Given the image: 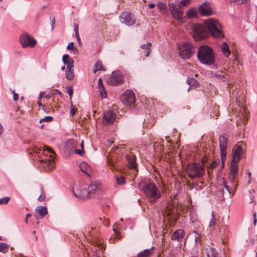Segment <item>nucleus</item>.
Returning a JSON list of instances; mask_svg holds the SVG:
<instances>
[{
	"instance_id": "obj_1",
	"label": "nucleus",
	"mask_w": 257,
	"mask_h": 257,
	"mask_svg": "<svg viewBox=\"0 0 257 257\" xmlns=\"http://www.w3.org/2000/svg\"><path fill=\"white\" fill-rule=\"evenodd\" d=\"M100 184L97 181L92 182L89 185H83L73 191L74 195L81 200L92 197L99 189Z\"/></svg>"
},
{
	"instance_id": "obj_2",
	"label": "nucleus",
	"mask_w": 257,
	"mask_h": 257,
	"mask_svg": "<svg viewBox=\"0 0 257 257\" xmlns=\"http://www.w3.org/2000/svg\"><path fill=\"white\" fill-rule=\"evenodd\" d=\"M204 25L212 37L217 39L224 38L222 26L218 20L209 18L204 22Z\"/></svg>"
},
{
	"instance_id": "obj_3",
	"label": "nucleus",
	"mask_w": 257,
	"mask_h": 257,
	"mask_svg": "<svg viewBox=\"0 0 257 257\" xmlns=\"http://www.w3.org/2000/svg\"><path fill=\"white\" fill-rule=\"evenodd\" d=\"M142 190L149 202L154 203L161 197L159 188L154 183H147L143 186Z\"/></svg>"
},
{
	"instance_id": "obj_4",
	"label": "nucleus",
	"mask_w": 257,
	"mask_h": 257,
	"mask_svg": "<svg viewBox=\"0 0 257 257\" xmlns=\"http://www.w3.org/2000/svg\"><path fill=\"white\" fill-rule=\"evenodd\" d=\"M197 57L203 64L211 65L215 62V54L213 49L206 45L200 47L197 51Z\"/></svg>"
},
{
	"instance_id": "obj_5",
	"label": "nucleus",
	"mask_w": 257,
	"mask_h": 257,
	"mask_svg": "<svg viewBox=\"0 0 257 257\" xmlns=\"http://www.w3.org/2000/svg\"><path fill=\"white\" fill-rule=\"evenodd\" d=\"M186 173L190 179L201 177L204 173V168L199 163H189L186 168Z\"/></svg>"
},
{
	"instance_id": "obj_6",
	"label": "nucleus",
	"mask_w": 257,
	"mask_h": 257,
	"mask_svg": "<svg viewBox=\"0 0 257 257\" xmlns=\"http://www.w3.org/2000/svg\"><path fill=\"white\" fill-rule=\"evenodd\" d=\"M205 25L197 24L193 27V38L195 40H199L204 39L207 35Z\"/></svg>"
},
{
	"instance_id": "obj_7",
	"label": "nucleus",
	"mask_w": 257,
	"mask_h": 257,
	"mask_svg": "<svg viewBox=\"0 0 257 257\" xmlns=\"http://www.w3.org/2000/svg\"><path fill=\"white\" fill-rule=\"evenodd\" d=\"M227 138L224 135L220 136L219 139V147L220 150V156L222 161L221 168L224 166V162L226 160L227 154Z\"/></svg>"
},
{
	"instance_id": "obj_8",
	"label": "nucleus",
	"mask_w": 257,
	"mask_h": 257,
	"mask_svg": "<svg viewBox=\"0 0 257 257\" xmlns=\"http://www.w3.org/2000/svg\"><path fill=\"white\" fill-rule=\"evenodd\" d=\"M195 52V48L191 43H187L179 51V55L184 59H189Z\"/></svg>"
},
{
	"instance_id": "obj_9",
	"label": "nucleus",
	"mask_w": 257,
	"mask_h": 257,
	"mask_svg": "<svg viewBox=\"0 0 257 257\" xmlns=\"http://www.w3.org/2000/svg\"><path fill=\"white\" fill-rule=\"evenodd\" d=\"M20 41L23 48H33L37 43L35 39L27 33L23 34L20 36Z\"/></svg>"
},
{
	"instance_id": "obj_10",
	"label": "nucleus",
	"mask_w": 257,
	"mask_h": 257,
	"mask_svg": "<svg viewBox=\"0 0 257 257\" xmlns=\"http://www.w3.org/2000/svg\"><path fill=\"white\" fill-rule=\"evenodd\" d=\"M181 5L177 4L175 3L169 4L170 12L173 17L177 20H181L182 18L183 12L181 9Z\"/></svg>"
},
{
	"instance_id": "obj_11",
	"label": "nucleus",
	"mask_w": 257,
	"mask_h": 257,
	"mask_svg": "<svg viewBox=\"0 0 257 257\" xmlns=\"http://www.w3.org/2000/svg\"><path fill=\"white\" fill-rule=\"evenodd\" d=\"M120 22L127 25L133 26L136 23V18L134 15L128 12H125L119 16Z\"/></svg>"
},
{
	"instance_id": "obj_12",
	"label": "nucleus",
	"mask_w": 257,
	"mask_h": 257,
	"mask_svg": "<svg viewBox=\"0 0 257 257\" xmlns=\"http://www.w3.org/2000/svg\"><path fill=\"white\" fill-rule=\"evenodd\" d=\"M122 102L126 105H131L135 102V94L132 90H126L120 97Z\"/></svg>"
},
{
	"instance_id": "obj_13",
	"label": "nucleus",
	"mask_w": 257,
	"mask_h": 257,
	"mask_svg": "<svg viewBox=\"0 0 257 257\" xmlns=\"http://www.w3.org/2000/svg\"><path fill=\"white\" fill-rule=\"evenodd\" d=\"M123 76L118 71H114L112 73L109 79V83L110 85L116 86L122 83Z\"/></svg>"
},
{
	"instance_id": "obj_14",
	"label": "nucleus",
	"mask_w": 257,
	"mask_h": 257,
	"mask_svg": "<svg viewBox=\"0 0 257 257\" xmlns=\"http://www.w3.org/2000/svg\"><path fill=\"white\" fill-rule=\"evenodd\" d=\"M115 113L111 110L104 112L103 117V124L105 125L112 124L115 119Z\"/></svg>"
},
{
	"instance_id": "obj_15",
	"label": "nucleus",
	"mask_w": 257,
	"mask_h": 257,
	"mask_svg": "<svg viewBox=\"0 0 257 257\" xmlns=\"http://www.w3.org/2000/svg\"><path fill=\"white\" fill-rule=\"evenodd\" d=\"M199 12L202 16H210L213 13L210 4L208 2H204L199 7Z\"/></svg>"
},
{
	"instance_id": "obj_16",
	"label": "nucleus",
	"mask_w": 257,
	"mask_h": 257,
	"mask_svg": "<svg viewBox=\"0 0 257 257\" xmlns=\"http://www.w3.org/2000/svg\"><path fill=\"white\" fill-rule=\"evenodd\" d=\"M232 162L237 164L242 156L243 149L240 145H237L236 148L233 149Z\"/></svg>"
},
{
	"instance_id": "obj_17",
	"label": "nucleus",
	"mask_w": 257,
	"mask_h": 257,
	"mask_svg": "<svg viewBox=\"0 0 257 257\" xmlns=\"http://www.w3.org/2000/svg\"><path fill=\"white\" fill-rule=\"evenodd\" d=\"M185 235V232L183 229L175 230L172 234L171 238L173 240H176L181 242L183 241Z\"/></svg>"
},
{
	"instance_id": "obj_18",
	"label": "nucleus",
	"mask_w": 257,
	"mask_h": 257,
	"mask_svg": "<svg viewBox=\"0 0 257 257\" xmlns=\"http://www.w3.org/2000/svg\"><path fill=\"white\" fill-rule=\"evenodd\" d=\"M125 157L128 162L129 168L134 170H137V165L136 156L132 153H130L126 155Z\"/></svg>"
},
{
	"instance_id": "obj_19",
	"label": "nucleus",
	"mask_w": 257,
	"mask_h": 257,
	"mask_svg": "<svg viewBox=\"0 0 257 257\" xmlns=\"http://www.w3.org/2000/svg\"><path fill=\"white\" fill-rule=\"evenodd\" d=\"M63 62L67 65V69H74V60L71 58L69 55L65 54L62 57Z\"/></svg>"
},
{
	"instance_id": "obj_20",
	"label": "nucleus",
	"mask_w": 257,
	"mask_h": 257,
	"mask_svg": "<svg viewBox=\"0 0 257 257\" xmlns=\"http://www.w3.org/2000/svg\"><path fill=\"white\" fill-rule=\"evenodd\" d=\"M186 83L189 85V88L188 89V91L190 89H194L199 86V82L193 78H188L186 81Z\"/></svg>"
},
{
	"instance_id": "obj_21",
	"label": "nucleus",
	"mask_w": 257,
	"mask_h": 257,
	"mask_svg": "<svg viewBox=\"0 0 257 257\" xmlns=\"http://www.w3.org/2000/svg\"><path fill=\"white\" fill-rule=\"evenodd\" d=\"M154 247L153 246L150 249H146L143 251L140 252L137 254V257H150L153 253Z\"/></svg>"
},
{
	"instance_id": "obj_22",
	"label": "nucleus",
	"mask_w": 257,
	"mask_h": 257,
	"mask_svg": "<svg viewBox=\"0 0 257 257\" xmlns=\"http://www.w3.org/2000/svg\"><path fill=\"white\" fill-rule=\"evenodd\" d=\"M238 171V166L237 164H235L231 162V165L230 169V174L232 180L235 179Z\"/></svg>"
},
{
	"instance_id": "obj_23",
	"label": "nucleus",
	"mask_w": 257,
	"mask_h": 257,
	"mask_svg": "<svg viewBox=\"0 0 257 257\" xmlns=\"http://www.w3.org/2000/svg\"><path fill=\"white\" fill-rule=\"evenodd\" d=\"M221 49L223 55L226 57H228L231 52L228 44L226 42H223L221 45Z\"/></svg>"
},
{
	"instance_id": "obj_24",
	"label": "nucleus",
	"mask_w": 257,
	"mask_h": 257,
	"mask_svg": "<svg viewBox=\"0 0 257 257\" xmlns=\"http://www.w3.org/2000/svg\"><path fill=\"white\" fill-rule=\"evenodd\" d=\"M152 44L148 42L147 44H143L141 46V48L144 50V53L146 57L149 56L151 52V47Z\"/></svg>"
},
{
	"instance_id": "obj_25",
	"label": "nucleus",
	"mask_w": 257,
	"mask_h": 257,
	"mask_svg": "<svg viewBox=\"0 0 257 257\" xmlns=\"http://www.w3.org/2000/svg\"><path fill=\"white\" fill-rule=\"evenodd\" d=\"M207 255L208 257H220L217 250L214 247H209L207 249Z\"/></svg>"
},
{
	"instance_id": "obj_26",
	"label": "nucleus",
	"mask_w": 257,
	"mask_h": 257,
	"mask_svg": "<svg viewBox=\"0 0 257 257\" xmlns=\"http://www.w3.org/2000/svg\"><path fill=\"white\" fill-rule=\"evenodd\" d=\"M36 211L39 213L42 218L48 213L47 208L46 206H38L36 209Z\"/></svg>"
},
{
	"instance_id": "obj_27",
	"label": "nucleus",
	"mask_w": 257,
	"mask_h": 257,
	"mask_svg": "<svg viewBox=\"0 0 257 257\" xmlns=\"http://www.w3.org/2000/svg\"><path fill=\"white\" fill-rule=\"evenodd\" d=\"M93 70V72L96 73L97 71H105L106 68L103 66L102 63L101 61H98L95 64Z\"/></svg>"
},
{
	"instance_id": "obj_28",
	"label": "nucleus",
	"mask_w": 257,
	"mask_h": 257,
	"mask_svg": "<svg viewBox=\"0 0 257 257\" xmlns=\"http://www.w3.org/2000/svg\"><path fill=\"white\" fill-rule=\"evenodd\" d=\"M186 15L187 18L189 19L196 18L197 16V11L193 8H191L187 12Z\"/></svg>"
},
{
	"instance_id": "obj_29",
	"label": "nucleus",
	"mask_w": 257,
	"mask_h": 257,
	"mask_svg": "<svg viewBox=\"0 0 257 257\" xmlns=\"http://www.w3.org/2000/svg\"><path fill=\"white\" fill-rule=\"evenodd\" d=\"M210 76L211 77H215L216 78L221 80L223 81H225L227 78V76H224L222 74H219L217 73H214L213 72H211L209 73Z\"/></svg>"
},
{
	"instance_id": "obj_30",
	"label": "nucleus",
	"mask_w": 257,
	"mask_h": 257,
	"mask_svg": "<svg viewBox=\"0 0 257 257\" xmlns=\"http://www.w3.org/2000/svg\"><path fill=\"white\" fill-rule=\"evenodd\" d=\"M66 78L69 80H71L74 77V69H68L66 70L65 72Z\"/></svg>"
},
{
	"instance_id": "obj_31",
	"label": "nucleus",
	"mask_w": 257,
	"mask_h": 257,
	"mask_svg": "<svg viewBox=\"0 0 257 257\" xmlns=\"http://www.w3.org/2000/svg\"><path fill=\"white\" fill-rule=\"evenodd\" d=\"M216 223H217V220L215 218L213 212H212V218L211 219V220H210V221L209 222V225H208L209 227L211 229H214V227H215Z\"/></svg>"
},
{
	"instance_id": "obj_32",
	"label": "nucleus",
	"mask_w": 257,
	"mask_h": 257,
	"mask_svg": "<svg viewBox=\"0 0 257 257\" xmlns=\"http://www.w3.org/2000/svg\"><path fill=\"white\" fill-rule=\"evenodd\" d=\"M98 90L102 98H106L107 96V93L104 88V86H101L100 87H98Z\"/></svg>"
},
{
	"instance_id": "obj_33",
	"label": "nucleus",
	"mask_w": 257,
	"mask_h": 257,
	"mask_svg": "<svg viewBox=\"0 0 257 257\" xmlns=\"http://www.w3.org/2000/svg\"><path fill=\"white\" fill-rule=\"evenodd\" d=\"M40 190H41V195L38 197V200L39 201L42 202V201H44L46 198L44 189L42 186H41V187L40 188Z\"/></svg>"
},
{
	"instance_id": "obj_34",
	"label": "nucleus",
	"mask_w": 257,
	"mask_h": 257,
	"mask_svg": "<svg viewBox=\"0 0 257 257\" xmlns=\"http://www.w3.org/2000/svg\"><path fill=\"white\" fill-rule=\"evenodd\" d=\"M8 245L7 244L3 242H0V251L5 253L8 250Z\"/></svg>"
},
{
	"instance_id": "obj_35",
	"label": "nucleus",
	"mask_w": 257,
	"mask_h": 257,
	"mask_svg": "<svg viewBox=\"0 0 257 257\" xmlns=\"http://www.w3.org/2000/svg\"><path fill=\"white\" fill-rule=\"evenodd\" d=\"M116 181L118 185H121L125 184V178L123 176L116 177Z\"/></svg>"
},
{
	"instance_id": "obj_36",
	"label": "nucleus",
	"mask_w": 257,
	"mask_h": 257,
	"mask_svg": "<svg viewBox=\"0 0 257 257\" xmlns=\"http://www.w3.org/2000/svg\"><path fill=\"white\" fill-rule=\"evenodd\" d=\"M43 149L44 151H47L50 154V157L51 158H53L54 156L55 155V153L54 151L50 147H48L47 146H44Z\"/></svg>"
},
{
	"instance_id": "obj_37",
	"label": "nucleus",
	"mask_w": 257,
	"mask_h": 257,
	"mask_svg": "<svg viewBox=\"0 0 257 257\" xmlns=\"http://www.w3.org/2000/svg\"><path fill=\"white\" fill-rule=\"evenodd\" d=\"M193 233L195 234L194 237H195V241L196 243L197 244H200L201 242V235L198 233L196 231H193Z\"/></svg>"
},
{
	"instance_id": "obj_38",
	"label": "nucleus",
	"mask_w": 257,
	"mask_h": 257,
	"mask_svg": "<svg viewBox=\"0 0 257 257\" xmlns=\"http://www.w3.org/2000/svg\"><path fill=\"white\" fill-rule=\"evenodd\" d=\"M157 7L160 11H165L167 9L166 5L162 2H160L157 4Z\"/></svg>"
},
{
	"instance_id": "obj_39",
	"label": "nucleus",
	"mask_w": 257,
	"mask_h": 257,
	"mask_svg": "<svg viewBox=\"0 0 257 257\" xmlns=\"http://www.w3.org/2000/svg\"><path fill=\"white\" fill-rule=\"evenodd\" d=\"M219 163H220V161L219 159L214 160L212 161V162L210 166V169H213L216 168L218 166Z\"/></svg>"
},
{
	"instance_id": "obj_40",
	"label": "nucleus",
	"mask_w": 257,
	"mask_h": 257,
	"mask_svg": "<svg viewBox=\"0 0 257 257\" xmlns=\"http://www.w3.org/2000/svg\"><path fill=\"white\" fill-rule=\"evenodd\" d=\"M10 197H5L0 199V204H7L10 200Z\"/></svg>"
},
{
	"instance_id": "obj_41",
	"label": "nucleus",
	"mask_w": 257,
	"mask_h": 257,
	"mask_svg": "<svg viewBox=\"0 0 257 257\" xmlns=\"http://www.w3.org/2000/svg\"><path fill=\"white\" fill-rule=\"evenodd\" d=\"M118 230V225L116 224H114L113 225V230L115 233L116 236L118 237V238H119V236L120 235L121 233Z\"/></svg>"
},
{
	"instance_id": "obj_42",
	"label": "nucleus",
	"mask_w": 257,
	"mask_h": 257,
	"mask_svg": "<svg viewBox=\"0 0 257 257\" xmlns=\"http://www.w3.org/2000/svg\"><path fill=\"white\" fill-rule=\"evenodd\" d=\"M53 118L52 116H45L44 118H42L41 119H40V123H42L43 121L51 122V121H52L53 120Z\"/></svg>"
},
{
	"instance_id": "obj_43",
	"label": "nucleus",
	"mask_w": 257,
	"mask_h": 257,
	"mask_svg": "<svg viewBox=\"0 0 257 257\" xmlns=\"http://www.w3.org/2000/svg\"><path fill=\"white\" fill-rule=\"evenodd\" d=\"M247 0H230V3H234L236 5H241L245 3Z\"/></svg>"
},
{
	"instance_id": "obj_44",
	"label": "nucleus",
	"mask_w": 257,
	"mask_h": 257,
	"mask_svg": "<svg viewBox=\"0 0 257 257\" xmlns=\"http://www.w3.org/2000/svg\"><path fill=\"white\" fill-rule=\"evenodd\" d=\"M77 109L76 108L75 106L72 104L71 106V110H70V114L71 115L74 116L76 112H77Z\"/></svg>"
},
{
	"instance_id": "obj_45",
	"label": "nucleus",
	"mask_w": 257,
	"mask_h": 257,
	"mask_svg": "<svg viewBox=\"0 0 257 257\" xmlns=\"http://www.w3.org/2000/svg\"><path fill=\"white\" fill-rule=\"evenodd\" d=\"M67 93L69 94L70 99H71L73 93V89L72 86H69L67 87Z\"/></svg>"
},
{
	"instance_id": "obj_46",
	"label": "nucleus",
	"mask_w": 257,
	"mask_h": 257,
	"mask_svg": "<svg viewBox=\"0 0 257 257\" xmlns=\"http://www.w3.org/2000/svg\"><path fill=\"white\" fill-rule=\"evenodd\" d=\"M67 49L72 51H74L75 50H77V49L74 47V43L73 42L69 43L67 47Z\"/></svg>"
},
{
	"instance_id": "obj_47",
	"label": "nucleus",
	"mask_w": 257,
	"mask_h": 257,
	"mask_svg": "<svg viewBox=\"0 0 257 257\" xmlns=\"http://www.w3.org/2000/svg\"><path fill=\"white\" fill-rule=\"evenodd\" d=\"M74 152L76 154L80 155V156H83L84 154V150H82V149L81 150L76 149Z\"/></svg>"
},
{
	"instance_id": "obj_48",
	"label": "nucleus",
	"mask_w": 257,
	"mask_h": 257,
	"mask_svg": "<svg viewBox=\"0 0 257 257\" xmlns=\"http://www.w3.org/2000/svg\"><path fill=\"white\" fill-rule=\"evenodd\" d=\"M190 1L191 0H182L180 4L181 6L185 7L188 5Z\"/></svg>"
},
{
	"instance_id": "obj_49",
	"label": "nucleus",
	"mask_w": 257,
	"mask_h": 257,
	"mask_svg": "<svg viewBox=\"0 0 257 257\" xmlns=\"http://www.w3.org/2000/svg\"><path fill=\"white\" fill-rule=\"evenodd\" d=\"M74 31L75 32V36L79 35V33H78V25L77 24H74Z\"/></svg>"
},
{
	"instance_id": "obj_50",
	"label": "nucleus",
	"mask_w": 257,
	"mask_h": 257,
	"mask_svg": "<svg viewBox=\"0 0 257 257\" xmlns=\"http://www.w3.org/2000/svg\"><path fill=\"white\" fill-rule=\"evenodd\" d=\"M50 21H51V23L52 30H53L55 27V17H50Z\"/></svg>"
},
{
	"instance_id": "obj_51",
	"label": "nucleus",
	"mask_w": 257,
	"mask_h": 257,
	"mask_svg": "<svg viewBox=\"0 0 257 257\" xmlns=\"http://www.w3.org/2000/svg\"><path fill=\"white\" fill-rule=\"evenodd\" d=\"M257 222V218H256V213L254 212L253 213V224L254 225H255L256 222Z\"/></svg>"
},
{
	"instance_id": "obj_52",
	"label": "nucleus",
	"mask_w": 257,
	"mask_h": 257,
	"mask_svg": "<svg viewBox=\"0 0 257 257\" xmlns=\"http://www.w3.org/2000/svg\"><path fill=\"white\" fill-rule=\"evenodd\" d=\"M101 86H104L102 83V80L101 78H100L98 80V87H100Z\"/></svg>"
},
{
	"instance_id": "obj_53",
	"label": "nucleus",
	"mask_w": 257,
	"mask_h": 257,
	"mask_svg": "<svg viewBox=\"0 0 257 257\" xmlns=\"http://www.w3.org/2000/svg\"><path fill=\"white\" fill-rule=\"evenodd\" d=\"M224 186H225V189L227 190V191L228 192V193L230 194V187L227 186L226 184H224Z\"/></svg>"
},
{
	"instance_id": "obj_54",
	"label": "nucleus",
	"mask_w": 257,
	"mask_h": 257,
	"mask_svg": "<svg viewBox=\"0 0 257 257\" xmlns=\"http://www.w3.org/2000/svg\"><path fill=\"white\" fill-rule=\"evenodd\" d=\"M31 216V214L30 213H28L27 214L26 216V218L25 219V221L26 222V223H28V218L29 217Z\"/></svg>"
},
{
	"instance_id": "obj_55",
	"label": "nucleus",
	"mask_w": 257,
	"mask_h": 257,
	"mask_svg": "<svg viewBox=\"0 0 257 257\" xmlns=\"http://www.w3.org/2000/svg\"><path fill=\"white\" fill-rule=\"evenodd\" d=\"M13 98H14V100L15 101L17 100L18 99V98H19V95H18V94L15 93L14 96H13Z\"/></svg>"
},
{
	"instance_id": "obj_56",
	"label": "nucleus",
	"mask_w": 257,
	"mask_h": 257,
	"mask_svg": "<svg viewBox=\"0 0 257 257\" xmlns=\"http://www.w3.org/2000/svg\"><path fill=\"white\" fill-rule=\"evenodd\" d=\"M75 36L76 37L77 40L79 45L80 46L81 42V39H80V37L79 36V35Z\"/></svg>"
},
{
	"instance_id": "obj_57",
	"label": "nucleus",
	"mask_w": 257,
	"mask_h": 257,
	"mask_svg": "<svg viewBox=\"0 0 257 257\" xmlns=\"http://www.w3.org/2000/svg\"><path fill=\"white\" fill-rule=\"evenodd\" d=\"M4 132V128L2 124L0 123V135L3 134Z\"/></svg>"
},
{
	"instance_id": "obj_58",
	"label": "nucleus",
	"mask_w": 257,
	"mask_h": 257,
	"mask_svg": "<svg viewBox=\"0 0 257 257\" xmlns=\"http://www.w3.org/2000/svg\"><path fill=\"white\" fill-rule=\"evenodd\" d=\"M155 6L156 5L154 4H150L148 6L150 9H153L155 8Z\"/></svg>"
},
{
	"instance_id": "obj_59",
	"label": "nucleus",
	"mask_w": 257,
	"mask_h": 257,
	"mask_svg": "<svg viewBox=\"0 0 257 257\" xmlns=\"http://www.w3.org/2000/svg\"><path fill=\"white\" fill-rule=\"evenodd\" d=\"M81 171L86 173L88 176H90L89 174V170H83L81 169Z\"/></svg>"
},
{
	"instance_id": "obj_60",
	"label": "nucleus",
	"mask_w": 257,
	"mask_h": 257,
	"mask_svg": "<svg viewBox=\"0 0 257 257\" xmlns=\"http://www.w3.org/2000/svg\"><path fill=\"white\" fill-rule=\"evenodd\" d=\"M38 105H39L40 107L42 106L43 108H44V105H43L41 103V102H40L38 101Z\"/></svg>"
},
{
	"instance_id": "obj_61",
	"label": "nucleus",
	"mask_w": 257,
	"mask_h": 257,
	"mask_svg": "<svg viewBox=\"0 0 257 257\" xmlns=\"http://www.w3.org/2000/svg\"><path fill=\"white\" fill-rule=\"evenodd\" d=\"M81 147L82 150H84V143L83 140L81 141Z\"/></svg>"
},
{
	"instance_id": "obj_62",
	"label": "nucleus",
	"mask_w": 257,
	"mask_h": 257,
	"mask_svg": "<svg viewBox=\"0 0 257 257\" xmlns=\"http://www.w3.org/2000/svg\"><path fill=\"white\" fill-rule=\"evenodd\" d=\"M10 90L12 92V93L14 95L15 93H16L15 92V91L14 90H13L12 89L10 88Z\"/></svg>"
},
{
	"instance_id": "obj_63",
	"label": "nucleus",
	"mask_w": 257,
	"mask_h": 257,
	"mask_svg": "<svg viewBox=\"0 0 257 257\" xmlns=\"http://www.w3.org/2000/svg\"><path fill=\"white\" fill-rule=\"evenodd\" d=\"M65 69V66L64 65L61 67V70H64Z\"/></svg>"
},
{
	"instance_id": "obj_64",
	"label": "nucleus",
	"mask_w": 257,
	"mask_h": 257,
	"mask_svg": "<svg viewBox=\"0 0 257 257\" xmlns=\"http://www.w3.org/2000/svg\"><path fill=\"white\" fill-rule=\"evenodd\" d=\"M254 199H253V198H250V203H252V202H254Z\"/></svg>"
}]
</instances>
